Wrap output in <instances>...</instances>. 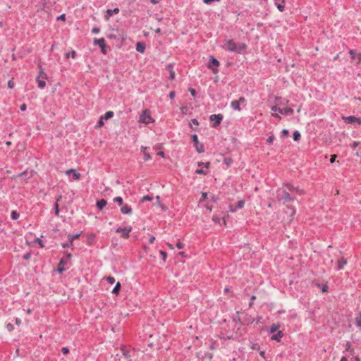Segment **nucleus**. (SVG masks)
<instances>
[{
	"label": "nucleus",
	"instance_id": "nucleus-45",
	"mask_svg": "<svg viewBox=\"0 0 361 361\" xmlns=\"http://www.w3.org/2000/svg\"><path fill=\"white\" fill-rule=\"evenodd\" d=\"M233 162V160L231 159V158H226L224 159V163L227 165V166H230L231 164V163Z\"/></svg>",
	"mask_w": 361,
	"mask_h": 361
},
{
	"label": "nucleus",
	"instance_id": "nucleus-51",
	"mask_svg": "<svg viewBox=\"0 0 361 361\" xmlns=\"http://www.w3.org/2000/svg\"><path fill=\"white\" fill-rule=\"evenodd\" d=\"M6 329H8V331H13V324H10V323L7 324H6Z\"/></svg>",
	"mask_w": 361,
	"mask_h": 361
},
{
	"label": "nucleus",
	"instance_id": "nucleus-41",
	"mask_svg": "<svg viewBox=\"0 0 361 361\" xmlns=\"http://www.w3.org/2000/svg\"><path fill=\"white\" fill-rule=\"evenodd\" d=\"M103 120H104L103 117L101 116L98 124L96 126V128H100L104 126V123Z\"/></svg>",
	"mask_w": 361,
	"mask_h": 361
},
{
	"label": "nucleus",
	"instance_id": "nucleus-49",
	"mask_svg": "<svg viewBox=\"0 0 361 361\" xmlns=\"http://www.w3.org/2000/svg\"><path fill=\"white\" fill-rule=\"evenodd\" d=\"M274 138H275V137H274V135H271V136H269V137H268V139H267V142L269 144H271V143L274 142Z\"/></svg>",
	"mask_w": 361,
	"mask_h": 361
},
{
	"label": "nucleus",
	"instance_id": "nucleus-19",
	"mask_svg": "<svg viewBox=\"0 0 361 361\" xmlns=\"http://www.w3.org/2000/svg\"><path fill=\"white\" fill-rule=\"evenodd\" d=\"M283 334L282 333V331H278L276 334H274L271 337V339L273 340V341H276L279 342L281 341V338L283 337Z\"/></svg>",
	"mask_w": 361,
	"mask_h": 361
},
{
	"label": "nucleus",
	"instance_id": "nucleus-6",
	"mask_svg": "<svg viewBox=\"0 0 361 361\" xmlns=\"http://www.w3.org/2000/svg\"><path fill=\"white\" fill-rule=\"evenodd\" d=\"M223 116L221 114H212L210 116V120L214 121L213 127H217L221 122Z\"/></svg>",
	"mask_w": 361,
	"mask_h": 361
},
{
	"label": "nucleus",
	"instance_id": "nucleus-10",
	"mask_svg": "<svg viewBox=\"0 0 361 361\" xmlns=\"http://www.w3.org/2000/svg\"><path fill=\"white\" fill-rule=\"evenodd\" d=\"M65 174L67 176L72 174L73 178L75 180H78L81 178V174L77 172L76 170L73 169L66 170L65 171Z\"/></svg>",
	"mask_w": 361,
	"mask_h": 361
},
{
	"label": "nucleus",
	"instance_id": "nucleus-21",
	"mask_svg": "<svg viewBox=\"0 0 361 361\" xmlns=\"http://www.w3.org/2000/svg\"><path fill=\"white\" fill-rule=\"evenodd\" d=\"M136 50L140 53H144L145 50V44L143 42H137L136 44Z\"/></svg>",
	"mask_w": 361,
	"mask_h": 361
},
{
	"label": "nucleus",
	"instance_id": "nucleus-46",
	"mask_svg": "<svg viewBox=\"0 0 361 361\" xmlns=\"http://www.w3.org/2000/svg\"><path fill=\"white\" fill-rule=\"evenodd\" d=\"M212 220H213V221H214L216 224H220V223H221L220 218H219V217H218V216H214L212 217Z\"/></svg>",
	"mask_w": 361,
	"mask_h": 361
},
{
	"label": "nucleus",
	"instance_id": "nucleus-30",
	"mask_svg": "<svg viewBox=\"0 0 361 361\" xmlns=\"http://www.w3.org/2000/svg\"><path fill=\"white\" fill-rule=\"evenodd\" d=\"M146 149H147V147H142V149L144 152V160L148 161V160L151 159V156L147 152H146Z\"/></svg>",
	"mask_w": 361,
	"mask_h": 361
},
{
	"label": "nucleus",
	"instance_id": "nucleus-2",
	"mask_svg": "<svg viewBox=\"0 0 361 361\" xmlns=\"http://www.w3.org/2000/svg\"><path fill=\"white\" fill-rule=\"evenodd\" d=\"M47 75L42 68H40L39 75L36 78V81L38 83V87L40 89H44L46 86V80H47Z\"/></svg>",
	"mask_w": 361,
	"mask_h": 361
},
{
	"label": "nucleus",
	"instance_id": "nucleus-11",
	"mask_svg": "<svg viewBox=\"0 0 361 361\" xmlns=\"http://www.w3.org/2000/svg\"><path fill=\"white\" fill-rule=\"evenodd\" d=\"M94 44L98 45L101 48L102 52L104 54H106V44L104 38L95 39L94 40Z\"/></svg>",
	"mask_w": 361,
	"mask_h": 361
},
{
	"label": "nucleus",
	"instance_id": "nucleus-3",
	"mask_svg": "<svg viewBox=\"0 0 361 361\" xmlns=\"http://www.w3.org/2000/svg\"><path fill=\"white\" fill-rule=\"evenodd\" d=\"M280 104H276V105H274V106H272L271 107V109L273 111H275V112H278L279 114H286V115H290L293 113V109L292 108H289V107H286V108H280V107H278V105H279Z\"/></svg>",
	"mask_w": 361,
	"mask_h": 361
},
{
	"label": "nucleus",
	"instance_id": "nucleus-52",
	"mask_svg": "<svg viewBox=\"0 0 361 361\" xmlns=\"http://www.w3.org/2000/svg\"><path fill=\"white\" fill-rule=\"evenodd\" d=\"M36 242L39 244V245L41 247H44V245L42 242V240H40L39 238H37L36 239Z\"/></svg>",
	"mask_w": 361,
	"mask_h": 361
},
{
	"label": "nucleus",
	"instance_id": "nucleus-34",
	"mask_svg": "<svg viewBox=\"0 0 361 361\" xmlns=\"http://www.w3.org/2000/svg\"><path fill=\"white\" fill-rule=\"evenodd\" d=\"M345 350L350 352L351 354L354 353V350L351 348V343L350 342H347L345 344Z\"/></svg>",
	"mask_w": 361,
	"mask_h": 361
},
{
	"label": "nucleus",
	"instance_id": "nucleus-5",
	"mask_svg": "<svg viewBox=\"0 0 361 361\" xmlns=\"http://www.w3.org/2000/svg\"><path fill=\"white\" fill-rule=\"evenodd\" d=\"M192 140L195 144L196 150L199 153H202L204 152V146L202 144H200L198 141L197 135H192Z\"/></svg>",
	"mask_w": 361,
	"mask_h": 361
},
{
	"label": "nucleus",
	"instance_id": "nucleus-7",
	"mask_svg": "<svg viewBox=\"0 0 361 361\" xmlns=\"http://www.w3.org/2000/svg\"><path fill=\"white\" fill-rule=\"evenodd\" d=\"M219 66V62L218 60L214 59V57H211L210 61L208 65V68L212 69L214 73L218 72L217 68Z\"/></svg>",
	"mask_w": 361,
	"mask_h": 361
},
{
	"label": "nucleus",
	"instance_id": "nucleus-24",
	"mask_svg": "<svg viewBox=\"0 0 361 361\" xmlns=\"http://www.w3.org/2000/svg\"><path fill=\"white\" fill-rule=\"evenodd\" d=\"M107 202L104 199H102L97 202V206L99 209H102L106 205Z\"/></svg>",
	"mask_w": 361,
	"mask_h": 361
},
{
	"label": "nucleus",
	"instance_id": "nucleus-20",
	"mask_svg": "<svg viewBox=\"0 0 361 361\" xmlns=\"http://www.w3.org/2000/svg\"><path fill=\"white\" fill-rule=\"evenodd\" d=\"M342 119L346 123H353L355 122L356 117L353 116H343Z\"/></svg>",
	"mask_w": 361,
	"mask_h": 361
},
{
	"label": "nucleus",
	"instance_id": "nucleus-53",
	"mask_svg": "<svg viewBox=\"0 0 361 361\" xmlns=\"http://www.w3.org/2000/svg\"><path fill=\"white\" fill-rule=\"evenodd\" d=\"M185 246L184 243H181V242H178L177 244H176V247L178 248V249H182Z\"/></svg>",
	"mask_w": 361,
	"mask_h": 361
},
{
	"label": "nucleus",
	"instance_id": "nucleus-1",
	"mask_svg": "<svg viewBox=\"0 0 361 361\" xmlns=\"http://www.w3.org/2000/svg\"><path fill=\"white\" fill-rule=\"evenodd\" d=\"M138 122L145 124H149L154 122V120L151 116L150 111L149 109L142 111L139 116Z\"/></svg>",
	"mask_w": 361,
	"mask_h": 361
},
{
	"label": "nucleus",
	"instance_id": "nucleus-63",
	"mask_svg": "<svg viewBox=\"0 0 361 361\" xmlns=\"http://www.w3.org/2000/svg\"><path fill=\"white\" fill-rule=\"evenodd\" d=\"M189 91H190V92L191 93V94H192L193 97H195V94H196V91H195V89H193V88H190V89H189Z\"/></svg>",
	"mask_w": 361,
	"mask_h": 361
},
{
	"label": "nucleus",
	"instance_id": "nucleus-8",
	"mask_svg": "<svg viewBox=\"0 0 361 361\" xmlns=\"http://www.w3.org/2000/svg\"><path fill=\"white\" fill-rule=\"evenodd\" d=\"M278 192L279 195H281V198L285 202H290L293 200V198L286 190L280 189L278 190Z\"/></svg>",
	"mask_w": 361,
	"mask_h": 361
},
{
	"label": "nucleus",
	"instance_id": "nucleus-4",
	"mask_svg": "<svg viewBox=\"0 0 361 361\" xmlns=\"http://www.w3.org/2000/svg\"><path fill=\"white\" fill-rule=\"evenodd\" d=\"M71 257H72L71 254L68 253L66 255V257L65 259H61V261L59 262V265H58V271L59 273L61 274L66 270L65 265L67 264L68 262H70Z\"/></svg>",
	"mask_w": 361,
	"mask_h": 361
},
{
	"label": "nucleus",
	"instance_id": "nucleus-57",
	"mask_svg": "<svg viewBox=\"0 0 361 361\" xmlns=\"http://www.w3.org/2000/svg\"><path fill=\"white\" fill-rule=\"evenodd\" d=\"M8 87L9 88H13L14 87V82L12 80L8 82Z\"/></svg>",
	"mask_w": 361,
	"mask_h": 361
},
{
	"label": "nucleus",
	"instance_id": "nucleus-33",
	"mask_svg": "<svg viewBox=\"0 0 361 361\" xmlns=\"http://www.w3.org/2000/svg\"><path fill=\"white\" fill-rule=\"evenodd\" d=\"M280 327L279 324H273L270 327V333L273 334Z\"/></svg>",
	"mask_w": 361,
	"mask_h": 361
},
{
	"label": "nucleus",
	"instance_id": "nucleus-26",
	"mask_svg": "<svg viewBox=\"0 0 361 361\" xmlns=\"http://www.w3.org/2000/svg\"><path fill=\"white\" fill-rule=\"evenodd\" d=\"M240 103L237 100H234L231 102V106L233 109L237 111H240Z\"/></svg>",
	"mask_w": 361,
	"mask_h": 361
},
{
	"label": "nucleus",
	"instance_id": "nucleus-61",
	"mask_svg": "<svg viewBox=\"0 0 361 361\" xmlns=\"http://www.w3.org/2000/svg\"><path fill=\"white\" fill-rule=\"evenodd\" d=\"M99 30H99V27H93V28H92V32H93V33H94V34H97V33H99Z\"/></svg>",
	"mask_w": 361,
	"mask_h": 361
},
{
	"label": "nucleus",
	"instance_id": "nucleus-48",
	"mask_svg": "<svg viewBox=\"0 0 361 361\" xmlns=\"http://www.w3.org/2000/svg\"><path fill=\"white\" fill-rule=\"evenodd\" d=\"M207 197V192H202V197L200 200V202L204 201V200H206Z\"/></svg>",
	"mask_w": 361,
	"mask_h": 361
},
{
	"label": "nucleus",
	"instance_id": "nucleus-25",
	"mask_svg": "<svg viewBox=\"0 0 361 361\" xmlns=\"http://www.w3.org/2000/svg\"><path fill=\"white\" fill-rule=\"evenodd\" d=\"M121 286L120 282H117L115 287L112 290V293L118 295L121 290Z\"/></svg>",
	"mask_w": 361,
	"mask_h": 361
},
{
	"label": "nucleus",
	"instance_id": "nucleus-18",
	"mask_svg": "<svg viewBox=\"0 0 361 361\" xmlns=\"http://www.w3.org/2000/svg\"><path fill=\"white\" fill-rule=\"evenodd\" d=\"M121 212L123 214H132V209L128 204H125V205L121 207Z\"/></svg>",
	"mask_w": 361,
	"mask_h": 361
},
{
	"label": "nucleus",
	"instance_id": "nucleus-42",
	"mask_svg": "<svg viewBox=\"0 0 361 361\" xmlns=\"http://www.w3.org/2000/svg\"><path fill=\"white\" fill-rule=\"evenodd\" d=\"M356 324L358 327L361 328V313L356 318Z\"/></svg>",
	"mask_w": 361,
	"mask_h": 361
},
{
	"label": "nucleus",
	"instance_id": "nucleus-15",
	"mask_svg": "<svg viewBox=\"0 0 361 361\" xmlns=\"http://www.w3.org/2000/svg\"><path fill=\"white\" fill-rule=\"evenodd\" d=\"M118 13H119V9L118 8H116L114 9H108V10H106V14L104 15V19L106 20H109L110 17L113 14H117Z\"/></svg>",
	"mask_w": 361,
	"mask_h": 361
},
{
	"label": "nucleus",
	"instance_id": "nucleus-9",
	"mask_svg": "<svg viewBox=\"0 0 361 361\" xmlns=\"http://www.w3.org/2000/svg\"><path fill=\"white\" fill-rule=\"evenodd\" d=\"M283 190H286V191L288 190V191L292 192H295L296 193H298L299 195H302L303 194V191L302 190H300L298 188H295L291 184H286V185H284L283 188Z\"/></svg>",
	"mask_w": 361,
	"mask_h": 361
},
{
	"label": "nucleus",
	"instance_id": "nucleus-17",
	"mask_svg": "<svg viewBox=\"0 0 361 361\" xmlns=\"http://www.w3.org/2000/svg\"><path fill=\"white\" fill-rule=\"evenodd\" d=\"M347 264V259L344 257H342L341 259H338L337 262V269L338 270H341L343 269L344 266Z\"/></svg>",
	"mask_w": 361,
	"mask_h": 361
},
{
	"label": "nucleus",
	"instance_id": "nucleus-56",
	"mask_svg": "<svg viewBox=\"0 0 361 361\" xmlns=\"http://www.w3.org/2000/svg\"><path fill=\"white\" fill-rule=\"evenodd\" d=\"M61 351L63 354H68L69 353V349L67 347H63Z\"/></svg>",
	"mask_w": 361,
	"mask_h": 361
},
{
	"label": "nucleus",
	"instance_id": "nucleus-16",
	"mask_svg": "<svg viewBox=\"0 0 361 361\" xmlns=\"http://www.w3.org/2000/svg\"><path fill=\"white\" fill-rule=\"evenodd\" d=\"M154 205L161 207L163 211H166L168 209V207H166L161 202L159 196H157L156 202L154 203Z\"/></svg>",
	"mask_w": 361,
	"mask_h": 361
},
{
	"label": "nucleus",
	"instance_id": "nucleus-12",
	"mask_svg": "<svg viewBox=\"0 0 361 361\" xmlns=\"http://www.w3.org/2000/svg\"><path fill=\"white\" fill-rule=\"evenodd\" d=\"M224 47L231 51H238L237 44L232 40L227 41Z\"/></svg>",
	"mask_w": 361,
	"mask_h": 361
},
{
	"label": "nucleus",
	"instance_id": "nucleus-47",
	"mask_svg": "<svg viewBox=\"0 0 361 361\" xmlns=\"http://www.w3.org/2000/svg\"><path fill=\"white\" fill-rule=\"evenodd\" d=\"M245 202L243 200H240L238 202L237 207L238 208H243L244 207Z\"/></svg>",
	"mask_w": 361,
	"mask_h": 361
},
{
	"label": "nucleus",
	"instance_id": "nucleus-14",
	"mask_svg": "<svg viewBox=\"0 0 361 361\" xmlns=\"http://www.w3.org/2000/svg\"><path fill=\"white\" fill-rule=\"evenodd\" d=\"M349 54L351 56V58L356 61V64L361 63V53L357 54L354 50H350Z\"/></svg>",
	"mask_w": 361,
	"mask_h": 361
},
{
	"label": "nucleus",
	"instance_id": "nucleus-64",
	"mask_svg": "<svg viewBox=\"0 0 361 361\" xmlns=\"http://www.w3.org/2000/svg\"><path fill=\"white\" fill-rule=\"evenodd\" d=\"M169 96L171 99H173L176 96L175 92H173V91L170 92Z\"/></svg>",
	"mask_w": 361,
	"mask_h": 361
},
{
	"label": "nucleus",
	"instance_id": "nucleus-55",
	"mask_svg": "<svg viewBox=\"0 0 361 361\" xmlns=\"http://www.w3.org/2000/svg\"><path fill=\"white\" fill-rule=\"evenodd\" d=\"M190 125L192 126V125H195V126H198L199 125V123L198 121L196 120V119H192L190 123Z\"/></svg>",
	"mask_w": 361,
	"mask_h": 361
},
{
	"label": "nucleus",
	"instance_id": "nucleus-27",
	"mask_svg": "<svg viewBox=\"0 0 361 361\" xmlns=\"http://www.w3.org/2000/svg\"><path fill=\"white\" fill-rule=\"evenodd\" d=\"M80 234L75 235H68V240L70 241V244L73 245V242L74 240L78 239L80 237Z\"/></svg>",
	"mask_w": 361,
	"mask_h": 361
},
{
	"label": "nucleus",
	"instance_id": "nucleus-60",
	"mask_svg": "<svg viewBox=\"0 0 361 361\" xmlns=\"http://www.w3.org/2000/svg\"><path fill=\"white\" fill-rule=\"evenodd\" d=\"M322 291L323 293H326L328 291V286L326 285H324L322 288Z\"/></svg>",
	"mask_w": 361,
	"mask_h": 361
},
{
	"label": "nucleus",
	"instance_id": "nucleus-31",
	"mask_svg": "<svg viewBox=\"0 0 361 361\" xmlns=\"http://www.w3.org/2000/svg\"><path fill=\"white\" fill-rule=\"evenodd\" d=\"M114 116V112L112 111H106L103 117L104 119L108 120L112 118Z\"/></svg>",
	"mask_w": 361,
	"mask_h": 361
},
{
	"label": "nucleus",
	"instance_id": "nucleus-44",
	"mask_svg": "<svg viewBox=\"0 0 361 361\" xmlns=\"http://www.w3.org/2000/svg\"><path fill=\"white\" fill-rule=\"evenodd\" d=\"M152 200V197H150V196H149V195H145V196H144V197L142 198L141 201H142V202L151 201Z\"/></svg>",
	"mask_w": 361,
	"mask_h": 361
},
{
	"label": "nucleus",
	"instance_id": "nucleus-39",
	"mask_svg": "<svg viewBox=\"0 0 361 361\" xmlns=\"http://www.w3.org/2000/svg\"><path fill=\"white\" fill-rule=\"evenodd\" d=\"M106 281H107L108 283H111V284H113V283H115V279H114L113 276H107V277L106 278Z\"/></svg>",
	"mask_w": 361,
	"mask_h": 361
},
{
	"label": "nucleus",
	"instance_id": "nucleus-28",
	"mask_svg": "<svg viewBox=\"0 0 361 361\" xmlns=\"http://www.w3.org/2000/svg\"><path fill=\"white\" fill-rule=\"evenodd\" d=\"M61 199V196H59L57 200H56V202L55 203V206H54V210H55V214L56 216H59V201Z\"/></svg>",
	"mask_w": 361,
	"mask_h": 361
},
{
	"label": "nucleus",
	"instance_id": "nucleus-43",
	"mask_svg": "<svg viewBox=\"0 0 361 361\" xmlns=\"http://www.w3.org/2000/svg\"><path fill=\"white\" fill-rule=\"evenodd\" d=\"M204 166L205 168L207 169H208L209 168V166H210V163L209 162H206V163H203V162H198V166Z\"/></svg>",
	"mask_w": 361,
	"mask_h": 361
},
{
	"label": "nucleus",
	"instance_id": "nucleus-50",
	"mask_svg": "<svg viewBox=\"0 0 361 361\" xmlns=\"http://www.w3.org/2000/svg\"><path fill=\"white\" fill-rule=\"evenodd\" d=\"M288 130L283 129L281 131V137H286V136H288Z\"/></svg>",
	"mask_w": 361,
	"mask_h": 361
},
{
	"label": "nucleus",
	"instance_id": "nucleus-58",
	"mask_svg": "<svg viewBox=\"0 0 361 361\" xmlns=\"http://www.w3.org/2000/svg\"><path fill=\"white\" fill-rule=\"evenodd\" d=\"M31 257V255L30 253L27 252L26 253L24 256H23V259H25V260H27L30 258Z\"/></svg>",
	"mask_w": 361,
	"mask_h": 361
},
{
	"label": "nucleus",
	"instance_id": "nucleus-23",
	"mask_svg": "<svg viewBox=\"0 0 361 361\" xmlns=\"http://www.w3.org/2000/svg\"><path fill=\"white\" fill-rule=\"evenodd\" d=\"M255 319L252 318L250 316L245 315V317L243 319V322L245 324H250L254 322Z\"/></svg>",
	"mask_w": 361,
	"mask_h": 361
},
{
	"label": "nucleus",
	"instance_id": "nucleus-38",
	"mask_svg": "<svg viewBox=\"0 0 361 361\" xmlns=\"http://www.w3.org/2000/svg\"><path fill=\"white\" fill-rule=\"evenodd\" d=\"M114 202L118 203L120 206L123 204V199L121 197H115Z\"/></svg>",
	"mask_w": 361,
	"mask_h": 361
},
{
	"label": "nucleus",
	"instance_id": "nucleus-37",
	"mask_svg": "<svg viewBox=\"0 0 361 361\" xmlns=\"http://www.w3.org/2000/svg\"><path fill=\"white\" fill-rule=\"evenodd\" d=\"M20 216V214L18 212H17L16 211H13L11 212V218L13 219V220H16L19 218Z\"/></svg>",
	"mask_w": 361,
	"mask_h": 361
},
{
	"label": "nucleus",
	"instance_id": "nucleus-22",
	"mask_svg": "<svg viewBox=\"0 0 361 361\" xmlns=\"http://www.w3.org/2000/svg\"><path fill=\"white\" fill-rule=\"evenodd\" d=\"M167 69L170 73V79L173 80L175 78V71H173V66L171 64H169L167 66Z\"/></svg>",
	"mask_w": 361,
	"mask_h": 361
},
{
	"label": "nucleus",
	"instance_id": "nucleus-62",
	"mask_svg": "<svg viewBox=\"0 0 361 361\" xmlns=\"http://www.w3.org/2000/svg\"><path fill=\"white\" fill-rule=\"evenodd\" d=\"M58 20H66V15L65 14H62L60 16H59L57 18Z\"/></svg>",
	"mask_w": 361,
	"mask_h": 361
},
{
	"label": "nucleus",
	"instance_id": "nucleus-59",
	"mask_svg": "<svg viewBox=\"0 0 361 361\" xmlns=\"http://www.w3.org/2000/svg\"><path fill=\"white\" fill-rule=\"evenodd\" d=\"M337 156L336 154H333L331 157L330 161L331 163H334L336 161Z\"/></svg>",
	"mask_w": 361,
	"mask_h": 361
},
{
	"label": "nucleus",
	"instance_id": "nucleus-32",
	"mask_svg": "<svg viewBox=\"0 0 361 361\" xmlns=\"http://www.w3.org/2000/svg\"><path fill=\"white\" fill-rule=\"evenodd\" d=\"M95 235L93 234L89 235L87 236V244L92 245L94 243Z\"/></svg>",
	"mask_w": 361,
	"mask_h": 361
},
{
	"label": "nucleus",
	"instance_id": "nucleus-35",
	"mask_svg": "<svg viewBox=\"0 0 361 361\" xmlns=\"http://www.w3.org/2000/svg\"><path fill=\"white\" fill-rule=\"evenodd\" d=\"M293 140L295 141H298V140H299L300 139L301 135H300V133L298 131H295L293 133Z\"/></svg>",
	"mask_w": 361,
	"mask_h": 361
},
{
	"label": "nucleus",
	"instance_id": "nucleus-54",
	"mask_svg": "<svg viewBox=\"0 0 361 361\" xmlns=\"http://www.w3.org/2000/svg\"><path fill=\"white\" fill-rule=\"evenodd\" d=\"M160 255H161L162 259L165 261L167 257L166 252L164 251H160Z\"/></svg>",
	"mask_w": 361,
	"mask_h": 361
},
{
	"label": "nucleus",
	"instance_id": "nucleus-13",
	"mask_svg": "<svg viewBox=\"0 0 361 361\" xmlns=\"http://www.w3.org/2000/svg\"><path fill=\"white\" fill-rule=\"evenodd\" d=\"M132 228H118L116 230V233H122V236L125 238H128L129 237V233L131 231Z\"/></svg>",
	"mask_w": 361,
	"mask_h": 361
},
{
	"label": "nucleus",
	"instance_id": "nucleus-29",
	"mask_svg": "<svg viewBox=\"0 0 361 361\" xmlns=\"http://www.w3.org/2000/svg\"><path fill=\"white\" fill-rule=\"evenodd\" d=\"M284 3H285V1L284 0H281V3H277L276 2V6L277 7V8L281 11V12H283L284 11Z\"/></svg>",
	"mask_w": 361,
	"mask_h": 361
},
{
	"label": "nucleus",
	"instance_id": "nucleus-36",
	"mask_svg": "<svg viewBox=\"0 0 361 361\" xmlns=\"http://www.w3.org/2000/svg\"><path fill=\"white\" fill-rule=\"evenodd\" d=\"M75 56H76V52L75 51H72L66 54V58L68 59L69 57H71L72 59H75Z\"/></svg>",
	"mask_w": 361,
	"mask_h": 361
},
{
	"label": "nucleus",
	"instance_id": "nucleus-40",
	"mask_svg": "<svg viewBox=\"0 0 361 361\" xmlns=\"http://www.w3.org/2000/svg\"><path fill=\"white\" fill-rule=\"evenodd\" d=\"M195 173L197 174H202V175H206L207 173V171H205V170H203L202 169H198L195 171Z\"/></svg>",
	"mask_w": 361,
	"mask_h": 361
}]
</instances>
